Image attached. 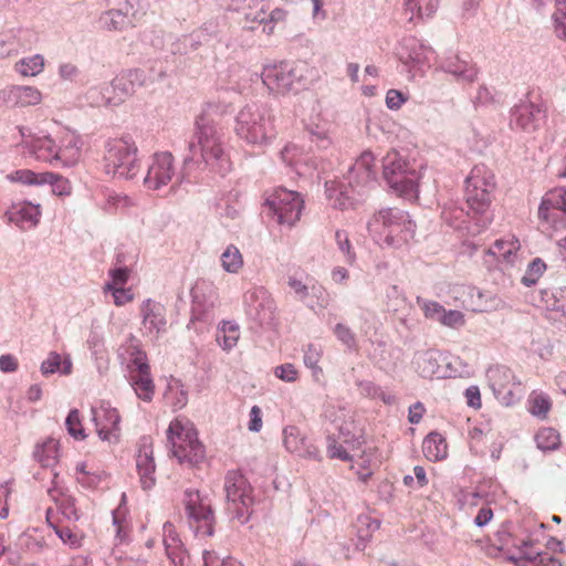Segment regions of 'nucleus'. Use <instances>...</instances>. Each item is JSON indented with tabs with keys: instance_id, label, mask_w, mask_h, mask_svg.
<instances>
[{
	"instance_id": "1",
	"label": "nucleus",
	"mask_w": 566,
	"mask_h": 566,
	"mask_svg": "<svg viewBox=\"0 0 566 566\" xmlns=\"http://www.w3.org/2000/svg\"><path fill=\"white\" fill-rule=\"evenodd\" d=\"M223 146L222 128L210 114L202 113L196 119L193 137L188 144L190 155L185 157L184 165L203 164L211 171L224 176L231 170V161Z\"/></svg>"
},
{
	"instance_id": "2",
	"label": "nucleus",
	"mask_w": 566,
	"mask_h": 566,
	"mask_svg": "<svg viewBox=\"0 0 566 566\" xmlns=\"http://www.w3.org/2000/svg\"><path fill=\"white\" fill-rule=\"evenodd\" d=\"M494 189L493 172L485 165L474 166L465 179V201L479 229H485L492 221L490 207Z\"/></svg>"
},
{
	"instance_id": "3",
	"label": "nucleus",
	"mask_w": 566,
	"mask_h": 566,
	"mask_svg": "<svg viewBox=\"0 0 566 566\" xmlns=\"http://www.w3.org/2000/svg\"><path fill=\"white\" fill-rule=\"evenodd\" d=\"M235 133L250 145L266 146L276 135L272 111L262 104L245 105L235 117Z\"/></svg>"
},
{
	"instance_id": "4",
	"label": "nucleus",
	"mask_w": 566,
	"mask_h": 566,
	"mask_svg": "<svg viewBox=\"0 0 566 566\" xmlns=\"http://www.w3.org/2000/svg\"><path fill=\"white\" fill-rule=\"evenodd\" d=\"M138 148L129 137L111 139L105 145L104 169L114 177L132 179L139 171Z\"/></svg>"
},
{
	"instance_id": "5",
	"label": "nucleus",
	"mask_w": 566,
	"mask_h": 566,
	"mask_svg": "<svg viewBox=\"0 0 566 566\" xmlns=\"http://www.w3.org/2000/svg\"><path fill=\"white\" fill-rule=\"evenodd\" d=\"M227 511L240 524L249 522L253 512L252 488L239 470H231L224 476Z\"/></svg>"
},
{
	"instance_id": "6",
	"label": "nucleus",
	"mask_w": 566,
	"mask_h": 566,
	"mask_svg": "<svg viewBox=\"0 0 566 566\" xmlns=\"http://www.w3.org/2000/svg\"><path fill=\"white\" fill-rule=\"evenodd\" d=\"M382 176L388 186L399 196L410 198L416 195L419 172L399 153H388L384 158Z\"/></svg>"
},
{
	"instance_id": "7",
	"label": "nucleus",
	"mask_w": 566,
	"mask_h": 566,
	"mask_svg": "<svg viewBox=\"0 0 566 566\" xmlns=\"http://www.w3.org/2000/svg\"><path fill=\"white\" fill-rule=\"evenodd\" d=\"M304 63L281 62L268 65L262 71V82L271 93L286 94L297 92L305 81Z\"/></svg>"
},
{
	"instance_id": "8",
	"label": "nucleus",
	"mask_w": 566,
	"mask_h": 566,
	"mask_svg": "<svg viewBox=\"0 0 566 566\" xmlns=\"http://www.w3.org/2000/svg\"><path fill=\"white\" fill-rule=\"evenodd\" d=\"M182 503L189 527L197 536H212L216 517L210 501L198 490L187 489L184 492Z\"/></svg>"
},
{
	"instance_id": "9",
	"label": "nucleus",
	"mask_w": 566,
	"mask_h": 566,
	"mask_svg": "<svg viewBox=\"0 0 566 566\" xmlns=\"http://www.w3.org/2000/svg\"><path fill=\"white\" fill-rule=\"evenodd\" d=\"M167 440L179 463L195 465L205 458V448L192 428L185 429L181 422L172 421L167 429Z\"/></svg>"
},
{
	"instance_id": "10",
	"label": "nucleus",
	"mask_w": 566,
	"mask_h": 566,
	"mask_svg": "<svg viewBox=\"0 0 566 566\" xmlns=\"http://www.w3.org/2000/svg\"><path fill=\"white\" fill-rule=\"evenodd\" d=\"M547 111L542 103L530 99L521 101L510 112V126L513 130L532 134L546 123Z\"/></svg>"
},
{
	"instance_id": "11",
	"label": "nucleus",
	"mask_w": 566,
	"mask_h": 566,
	"mask_svg": "<svg viewBox=\"0 0 566 566\" xmlns=\"http://www.w3.org/2000/svg\"><path fill=\"white\" fill-rule=\"evenodd\" d=\"M265 205L276 216L280 224L291 227L300 219L304 201L298 192L279 188L266 199Z\"/></svg>"
},
{
	"instance_id": "12",
	"label": "nucleus",
	"mask_w": 566,
	"mask_h": 566,
	"mask_svg": "<svg viewBox=\"0 0 566 566\" xmlns=\"http://www.w3.org/2000/svg\"><path fill=\"white\" fill-rule=\"evenodd\" d=\"M352 192L363 200L369 189L374 188L377 178L375 169V157L371 151H364L355 164L349 168L346 177Z\"/></svg>"
},
{
	"instance_id": "13",
	"label": "nucleus",
	"mask_w": 566,
	"mask_h": 566,
	"mask_svg": "<svg viewBox=\"0 0 566 566\" xmlns=\"http://www.w3.org/2000/svg\"><path fill=\"white\" fill-rule=\"evenodd\" d=\"M11 181L27 186L50 185L56 196H70L72 187L70 181L54 172H34L29 169H20L8 176Z\"/></svg>"
},
{
	"instance_id": "14",
	"label": "nucleus",
	"mask_w": 566,
	"mask_h": 566,
	"mask_svg": "<svg viewBox=\"0 0 566 566\" xmlns=\"http://www.w3.org/2000/svg\"><path fill=\"white\" fill-rule=\"evenodd\" d=\"M243 304L247 315L258 324H270L273 321V300L263 287L248 290L243 295Z\"/></svg>"
},
{
	"instance_id": "15",
	"label": "nucleus",
	"mask_w": 566,
	"mask_h": 566,
	"mask_svg": "<svg viewBox=\"0 0 566 566\" xmlns=\"http://www.w3.org/2000/svg\"><path fill=\"white\" fill-rule=\"evenodd\" d=\"M486 378L494 396L501 403L511 406L515 401L514 387L517 385L513 371L506 367L496 365L486 371Z\"/></svg>"
},
{
	"instance_id": "16",
	"label": "nucleus",
	"mask_w": 566,
	"mask_h": 566,
	"mask_svg": "<svg viewBox=\"0 0 566 566\" xmlns=\"http://www.w3.org/2000/svg\"><path fill=\"white\" fill-rule=\"evenodd\" d=\"M538 218L555 228L566 223V188H555L545 193L538 207Z\"/></svg>"
},
{
	"instance_id": "17",
	"label": "nucleus",
	"mask_w": 566,
	"mask_h": 566,
	"mask_svg": "<svg viewBox=\"0 0 566 566\" xmlns=\"http://www.w3.org/2000/svg\"><path fill=\"white\" fill-rule=\"evenodd\" d=\"M219 30L214 21L205 22L200 28L193 30L190 34H185L171 43L170 52L172 54H188L197 51L201 45L210 42L217 36Z\"/></svg>"
},
{
	"instance_id": "18",
	"label": "nucleus",
	"mask_w": 566,
	"mask_h": 566,
	"mask_svg": "<svg viewBox=\"0 0 566 566\" xmlns=\"http://www.w3.org/2000/svg\"><path fill=\"white\" fill-rule=\"evenodd\" d=\"M175 175L174 156L170 153L155 154L151 165L148 167L144 184L157 190L168 185Z\"/></svg>"
},
{
	"instance_id": "19",
	"label": "nucleus",
	"mask_w": 566,
	"mask_h": 566,
	"mask_svg": "<svg viewBox=\"0 0 566 566\" xmlns=\"http://www.w3.org/2000/svg\"><path fill=\"white\" fill-rule=\"evenodd\" d=\"M434 51L416 36H405L398 49L399 60L409 66H421L429 62Z\"/></svg>"
},
{
	"instance_id": "20",
	"label": "nucleus",
	"mask_w": 566,
	"mask_h": 566,
	"mask_svg": "<svg viewBox=\"0 0 566 566\" xmlns=\"http://www.w3.org/2000/svg\"><path fill=\"white\" fill-rule=\"evenodd\" d=\"M283 443L289 452L298 457L316 461L322 459L318 448L303 437L295 426H287L283 429Z\"/></svg>"
},
{
	"instance_id": "21",
	"label": "nucleus",
	"mask_w": 566,
	"mask_h": 566,
	"mask_svg": "<svg viewBox=\"0 0 566 566\" xmlns=\"http://www.w3.org/2000/svg\"><path fill=\"white\" fill-rule=\"evenodd\" d=\"M439 69L450 74L454 81L462 85H469L478 80L479 70L470 61L461 59L458 54L443 59Z\"/></svg>"
},
{
	"instance_id": "22",
	"label": "nucleus",
	"mask_w": 566,
	"mask_h": 566,
	"mask_svg": "<svg viewBox=\"0 0 566 566\" xmlns=\"http://www.w3.org/2000/svg\"><path fill=\"white\" fill-rule=\"evenodd\" d=\"M101 410L102 417L94 415L93 418L99 439L109 443L118 442L120 416L117 409L112 408L109 403L102 402Z\"/></svg>"
},
{
	"instance_id": "23",
	"label": "nucleus",
	"mask_w": 566,
	"mask_h": 566,
	"mask_svg": "<svg viewBox=\"0 0 566 566\" xmlns=\"http://www.w3.org/2000/svg\"><path fill=\"white\" fill-rule=\"evenodd\" d=\"M406 211L399 208H382L376 211L367 222V229L373 239L377 242L385 233L396 226L397 221L405 218Z\"/></svg>"
},
{
	"instance_id": "24",
	"label": "nucleus",
	"mask_w": 566,
	"mask_h": 566,
	"mask_svg": "<svg viewBox=\"0 0 566 566\" xmlns=\"http://www.w3.org/2000/svg\"><path fill=\"white\" fill-rule=\"evenodd\" d=\"M143 326L148 335L158 336L167 329L166 308L153 300H146L140 307Z\"/></svg>"
},
{
	"instance_id": "25",
	"label": "nucleus",
	"mask_w": 566,
	"mask_h": 566,
	"mask_svg": "<svg viewBox=\"0 0 566 566\" xmlns=\"http://www.w3.org/2000/svg\"><path fill=\"white\" fill-rule=\"evenodd\" d=\"M41 102V93L32 86H10L0 91V104L7 107H27Z\"/></svg>"
},
{
	"instance_id": "26",
	"label": "nucleus",
	"mask_w": 566,
	"mask_h": 566,
	"mask_svg": "<svg viewBox=\"0 0 566 566\" xmlns=\"http://www.w3.org/2000/svg\"><path fill=\"white\" fill-rule=\"evenodd\" d=\"M136 468L139 474L142 488L149 490L155 485V461L153 458V448L149 438L143 437L139 443V450L136 457Z\"/></svg>"
},
{
	"instance_id": "27",
	"label": "nucleus",
	"mask_w": 566,
	"mask_h": 566,
	"mask_svg": "<svg viewBox=\"0 0 566 566\" xmlns=\"http://www.w3.org/2000/svg\"><path fill=\"white\" fill-rule=\"evenodd\" d=\"M401 221H397L388 233L381 237L377 243L381 247L399 249L406 245L416 233V223L411 220L408 212L405 213V218Z\"/></svg>"
},
{
	"instance_id": "28",
	"label": "nucleus",
	"mask_w": 566,
	"mask_h": 566,
	"mask_svg": "<svg viewBox=\"0 0 566 566\" xmlns=\"http://www.w3.org/2000/svg\"><path fill=\"white\" fill-rule=\"evenodd\" d=\"M325 192L331 206L335 209L346 210L355 208L361 202V199L352 192L348 184L344 185L337 181H326Z\"/></svg>"
},
{
	"instance_id": "29",
	"label": "nucleus",
	"mask_w": 566,
	"mask_h": 566,
	"mask_svg": "<svg viewBox=\"0 0 566 566\" xmlns=\"http://www.w3.org/2000/svg\"><path fill=\"white\" fill-rule=\"evenodd\" d=\"M7 213L10 222L21 229H31L39 223L41 208L40 205L23 201L13 205Z\"/></svg>"
},
{
	"instance_id": "30",
	"label": "nucleus",
	"mask_w": 566,
	"mask_h": 566,
	"mask_svg": "<svg viewBox=\"0 0 566 566\" xmlns=\"http://www.w3.org/2000/svg\"><path fill=\"white\" fill-rule=\"evenodd\" d=\"M440 6V0H403V12L408 23L417 25L431 19Z\"/></svg>"
},
{
	"instance_id": "31",
	"label": "nucleus",
	"mask_w": 566,
	"mask_h": 566,
	"mask_svg": "<svg viewBox=\"0 0 566 566\" xmlns=\"http://www.w3.org/2000/svg\"><path fill=\"white\" fill-rule=\"evenodd\" d=\"M135 2L136 0H127L123 8L106 11L101 18L104 27L109 31H118L128 28L132 24L129 17L135 15Z\"/></svg>"
},
{
	"instance_id": "32",
	"label": "nucleus",
	"mask_w": 566,
	"mask_h": 566,
	"mask_svg": "<svg viewBox=\"0 0 566 566\" xmlns=\"http://www.w3.org/2000/svg\"><path fill=\"white\" fill-rule=\"evenodd\" d=\"M164 545L167 557L172 566H189V556L182 548L180 541L172 534V524L167 522L164 524Z\"/></svg>"
},
{
	"instance_id": "33",
	"label": "nucleus",
	"mask_w": 566,
	"mask_h": 566,
	"mask_svg": "<svg viewBox=\"0 0 566 566\" xmlns=\"http://www.w3.org/2000/svg\"><path fill=\"white\" fill-rule=\"evenodd\" d=\"M85 99L91 106H116L122 103L118 94H115V88L111 83H103L101 85L92 86L85 93Z\"/></svg>"
},
{
	"instance_id": "34",
	"label": "nucleus",
	"mask_w": 566,
	"mask_h": 566,
	"mask_svg": "<svg viewBox=\"0 0 566 566\" xmlns=\"http://www.w3.org/2000/svg\"><path fill=\"white\" fill-rule=\"evenodd\" d=\"M438 352L428 349L418 352L415 356V364L419 375L423 378H440V365L438 360Z\"/></svg>"
},
{
	"instance_id": "35",
	"label": "nucleus",
	"mask_w": 566,
	"mask_h": 566,
	"mask_svg": "<svg viewBox=\"0 0 566 566\" xmlns=\"http://www.w3.org/2000/svg\"><path fill=\"white\" fill-rule=\"evenodd\" d=\"M62 148L50 136L39 137L31 143V153L41 160H62Z\"/></svg>"
},
{
	"instance_id": "36",
	"label": "nucleus",
	"mask_w": 566,
	"mask_h": 566,
	"mask_svg": "<svg viewBox=\"0 0 566 566\" xmlns=\"http://www.w3.org/2000/svg\"><path fill=\"white\" fill-rule=\"evenodd\" d=\"M520 241L515 238L510 240H496L489 249V254L496 258L499 262H504L513 265L516 259V253L520 250Z\"/></svg>"
},
{
	"instance_id": "37",
	"label": "nucleus",
	"mask_w": 566,
	"mask_h": 566,
	"mask_svg": "<svg viewBox=\"0 0 566 566\" xmlns=\"http://www.w3.org/2000/svg\"><path fill=\"white\" fill-rule=\"evenodd\" d=\"M441 219L453 229H462L463 224L468 222V219L474 221L472 213H469V209L465 211L455 202L444 205L441 211Z\"/></svg>"
},
{
	"instance_id": "38",
	"label": "nucleus",
	"mask_w": 566,
	"mask_h": 566,
	"mask_svg": "<svg viewBox=\"0 0 566 566\" xmlns=\"http://www.w3.org/2000/svg\"><path fill=\"white\" fill-rule=\"evenodd\" d=\"M422 450L428 460H442L447 457L446 439L438 432H431L423 440Z\"/></svg>"
},
{
	"instance_id": "39",
	"label": "nucleus",
	"mask_w": 566,
	"mask_h": 566,
	"mask_svg": "<svg viewBox=\"0 0 566 566\" xmlns=\"http://www.w3.org/2000/svg\"><path fill=\"white\" fill-rule=\"evenodd\" d=\"M34 458L43 468L53 467L57 462V442L54 439H49L36 446Z\"/></svg>"
},
{
	"instance_id": "40",
	"label": "nucleus",
	"mask_w": 566,
	"mask_h": 566,
	"mask_svg": "<svg viewBox=\"0 0 566 566\" xmlns=\"http://www.w3.org/2000/svg\"><path fill=\"white\" fill-rule=\"evenodd\" d=\"M130 385L137 397L144 401H151L155 392V385L150 374L130 376Z\"/></svg>"
},
{
	"instance_id": "41",
	"label": "nucleus",
	"mask_w": 566,
	"mask_h": 566,
	"mask_svg": "<svg viewBox=\"0 0 566 566\" xmlns=\"http://www.w3.org/2000/svg\"><path fill=\"white\" fill-rule=\"evenodd\" d=\"M542 552L533 549L531 539L522 541L517 546V554L511 555L510 560L514 562L517 566H526V564L535 565Z\"/></svg>"
},
{
	"instance_id": "42",
	"label": "nucleus",
	"mask_w": 566,
	"mask_h": 566,
	"mask_svg": "<svg viewBox=\"0 0 566 566\" xmlns=\"http://www.w3.org/2000/svg\"><path fill=\"white\" fill-rule=\"evenodd\" d=\"M535 442L542 451H554L560 446V437L554 428H542L535 434Z\"/></svg>"
},
{
	"instance_id": "43",
	"label": "nucleus",
	"mask_w": 566,
	"mask_h": 566,
	"mask_svg": "<svg viewBox=\"0 0 566 566\" xmlns=\"http://www.w3.org/2000/svg\"><path fill=\"white\" fill-rule=\"evenodd\" d=\"M222 269L228 273H238L243 266V258L240 250L230 244L222 252L221 256Z\"/></svg>"
},
{
	"instance_id": "44",
	"label": "nucleus",
	"mask_w": 566,
	"mask_h": 566,
	"mask_svg": "<svg viewBox=\"0 0 566 566\" xmlns=\"http://www.w3.org/2000/svg\"><path fill=\"white\" fill-rule=\"evenodd\" d=\"M306 306L315 312L323 311L329 305L331 297L326 289L314 283L311 285L310 295L307 296Z\"/></svg>"
},
{
	"instance_id": "45",
	"label": "nucleus",
	"mask_w": 566,
	"mask_h": 566,
	"mask_svg": "<svg viewBox=\"0 0 566 566\" xmlns=\"http://www.w3.org/2000/svg\"><path fill=\"white\" fill-rule=\"evenodd\" d=\"M239 336L240 334L238 325L230 322H224L221 329L217 334V342L223 349L230 350L237 345Z\"/></svg>"
},
{
	"instance_id": "46",
	"label": "nucleus",
	"mask_w": 566,
	"mask_h": 566,
	"mask_svg": "<svg viewBox=\"0 0 566 566\" xmlns=\"http://www.w3.org/2000/svg\"><path fill=\"white\" fill-rule=\"evenodd\" d=\"M289 12L285 9L275 8L269 14V19L265 13H259L254 20L258 21L259 25L263 24V32L270 34L273 32L274 25L282 23L286 20Z\"/></svg>"
},
{
	"instance_id": "47",
	"label": "nucleus",
	"mask_w": 566,
	"mask_h": 566,
	"mask_svg": "<svg viewBox=\"0 0 566 566\" xmlns=\"http://www.w3.org/2000/svg\"><path fill=\"white\" fill-rule=\"evenodd\" d=\"M44 67V59L40 54H35L31 57H25L19 61L15 65V70L23 76H34L42 72Z\"/></svg>"
},
{
	"instance_id": "48",
	"label": "nucleus",
	"mask_w": 566,
	"mask_h": 566,
	"mask_svg": "<svg viewBox=\"0 0 566 566\" xmlns=\"http://www.w3.org/2000/svg\"><path fill=\"white\" fill-rule=\"evenodd\" d=\"M545 270V262L539 258L534 259L528 264L527 270L522 277V283L528 287L535 285L538 282L539 277L543 275Z\"/></svg>"
},
{
	"instance_id": "49",
	"label": "nucleus",
	"mask_w": 566,
	"mask_h": 566,
	"mask_svg": "<svg viewBox=\"0 0 566 566\" xmlns=\"http://www.w3.org/2000/svg\"><path fill=\"white\" fill-rule=\"evenodd\" d=\"M50 512L51 509H49L46 512V520L50 526L54 530L57 537L63 542V544L69 545L71 548L81 547L82 538L76 533H73L69 527H59L57 525L52 524L49 520Z\"/></svg>"
},
{
	"instance_id": "50",
	"label": "nucleus",
	"mask_w": 566,
	"mask_h": 566,
	"mask_svg": "<svg viewBox=\"0 0 566 566\" xmlns=\"http://www.w3.org/2000/svg\"><path fill=\"white\" fill-rule=\"evenodd\" d=\"M307 134L311 143L318 149H326L332 143L325 126L310 125L307 126Z\"/></svg>"
},
{
	"instance_id": "51",
	"label": "nucleus",
	"mask_w": 566,
	"mask_h": 566,
	"mask_svg": "<svg viewBox=\"0 0 566 566\" xmlns=\"http://www.w3.org/2000/svg\"><path fill=\"white\" fill-rule=\"evenodd\" d=\"M556 11L553 14L555 33L559 39L566 40V0H555Z\"/></svg>"
},
{
	"instance_id": "52",
	"label": "nucleus",
	"mask_w": 566,
	"mask_h": 566,
	"mask_svg": "<svg viewBox=\"0 0 566 566\" xmlns=\"http://www.w3.org/2000/svg\"><path fill=\"white\" fill-rule=\"evenodd\" d=\"M66 430L70 436L76 440H83L86 434L81 423L80 411L77 409L70 410L65 419Z\"/></svg>"
},
{
	"instance_id": "53",
	"label": "nucleus",
	"mask_w": 566,
	"mask_h": 566,
	"mask_svg": "<svg viewBox=\"0 0 566 566\" xmlns=\"http://www.w3.org/2000/svg\"><path fill=\"white\" fill-rule=\"evenodd\" d=\"M327 455L331 459H339L342 461H352L353 457L337 442L334 434L326 437Z\"/></svg>"
},
{
	"instance_id": "54",
	"label": "nucleus",
	"mask_w": 566,
	"mask_h": 566,
	"mask_svg": "<svg viewBox=\"0 0 566 566\" xmlns=\"http://www.w3.org/2000/svg\"><path fill=\"white\" fill-rule=\"evenodd\" d=\"M322 355V348L317 345L310 344L307 345L305 352H304V364L306 367L311 368L316 375L317 373H322V368L318 367V361Z\"/></svg>"
},
{
	"instance_id": "55",
	"label": "nucleus",
	"mask_w": 566,
	"mask_h": 566,
	"mask_svg": "<svg viewBox=\"0 0 566 566\" xmlns=\"http://www.w3.org/2000/svg\"><path fill=\"white\" fill-rule=\"evenodd\" d=\"M203 566H244L242 563L238 562L231 557H220L213 551H205L202 555Z\"/></svg>"
},
{
	"instance_id": "56",
	"label": "nucleus",
	"mask_w": 566,
	"mask_h": 566,
	"mask_svg": "<svg viewBox=\"0 0 566 566\" xmlns=\"http://www.w3.org/2000/svg\"><path fill=\"white\" fill-rule=\"evenodd\" d=\"M334 334L348 349L356 348V337L354 332L345 324L338 323L334 327Z\"/></svg>"
},
{
	"instance_id": "57",
	"label": "nucleus",
	"mask_w": 566,
	"mask_h": 566,
	"mask_svg": "<svg viewBox=\"0 0 566 566\" xmlns=\"http://www.w3.org/2000/svg\"><path fill=\"white\" fill-rule=\"evenodd\" d=\"M80 139L73 134H67L66 137L62 140V144L57 146V148H62V158L67 156L70 158H74L80 155Z\"/></svg>"
},
{
	"instance_id": "58",
	"label": "nucleus",
	"mask_w": 566,
	"mask_h": 566,
	"mask_svg": "<svg viewBox=\"0 0 566 566\" xmlns=\"http://www.w3.org/2000/svg\"><path fill=\"white\" fill-rule=\"evenodd\" d=\"M111 84L115 88V94H118V97L122 98V103L124 102L125 97L132 95L135 92L134 85L127 80L126 75L114 78Z\"/></svg>"
},
{
	"instance_id": "59",
	"label": "nucleus",
	"mask_w": 566,
	"mask_h": 566,
	"mask_svg": "<svg viewBox=\"0 0 566 566\" xmlns=\"http://www.w3.org/2000/svg\"><path fill=\"white\" fill-rule=\"evenodd\" d=\"M287 285L295 293L298 301L306 305L307 296L310 295L311 285L303 283L301 280H297L294 276H290L287 280Z\"/></svg>"
},
{
	"instance_id": "60",
	"label": "nucleus",
	"mask_w": 566,
	"mask_h": 566,
	"mask_svg": "<svg viewBox=\"0 0 566 566\" xmlns=\"http://www.w3.org/2000/svg\"><path fill=\"white\" fill-rule=\"evenodd\" d=\"M421 308L427 318L439 323L441 322V316L446 311V308L441 304L433 301L423 302Z\"/></svg>"
},
{
	"instance_id": "61",
	"label": "nucleus",
	"mask_w": 566,
	"mask_h": 566,
	"mask_svg": "<svg viewBox=\"0 0 566 566\" xmlns=\"http://www.w3.org/2000/svg\"><path fill=\"white\" fill-rule=\"evenodd\" d=\"M441 324L451 328H457L459 326H462L464 324V315L460 311L450 310L444 311V313L441 316Z\"/></svg>"
},
{
	"instance_id": "62",
	"label": "nucleus",
	"mask_w": 566,
	"mask_h": 566,
	"mask_svg": "<svg viewBox=\"0 0 566 566\" xmlns=\"http://www.w3.org/2000/svg\"><path fill=\"white\" fill-rule=\"evenodd\" d=\"M61 367V356L56 352H51L45 360L41 364V373L44 376L59 371Z\"/></svg>"
},
{
	"instance_id": "63",
	"label": "nucleus",
	"mask_w": 566,
	"mask_h": 566,
	"mask_svg": "<svg viewBox=\"0 0 566 566\" xmlns=\"http://www.w3.org/2000/svg\"><path fill=\"white\" fill-rule=\"evenodd\" d=\"M406 101L403 93L398 90H389L386 94V105L389 109H399Z\"/></svg>"
},
{
	"instance_id": "64",
	"label": "nucleus",
	"mask_w": 566,
	"mask_h": 566,
	"mask_svg": "<svg viewBox=\"0 0 566 566\" xmlns=\"http://www.w3.org/2000/svg\"><path fill=\"white\" fill-rule=\"evenodd\" d=\"M274 374L277 378L287 382L295 381L297 378V370L292 364H283L277 366Z\"/></svg>"
}]
</instances>
